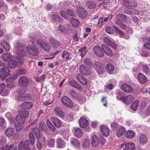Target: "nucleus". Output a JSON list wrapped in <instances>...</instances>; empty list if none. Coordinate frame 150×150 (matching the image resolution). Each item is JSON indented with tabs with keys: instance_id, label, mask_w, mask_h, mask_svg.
Listing matches in <instances>:
<instances>
[{
	"instance_id": "nucleus-29",
	"label": "nucleus",
	"mask_w": 150,
	"mask_h": 150,
	"mask_svg": "<svg viewBox=\"0 0 150 150\" xmlns=\"http://www.w3.org/2000/svg\"><path fill=\"white\" fill-rule=\"evenodd\" d=\"M49 42L52 46L55 48H57L61 46V43L53 38H50L49 39Z\"/></svg>"
},
{
	"instance_id": "nucleus-1",
	"label": "nucleus",
	"mask_w": 150,
	"mask_h": 150,
	"mask_svg": "<svg viewBox=\"0 0 150 150\" xmlns=\"http://www.w3.org/2000/svg\"><path fill=\"white\" fill-rule=\"evenodd\" d=\"M23 47L24 46L22 44L17 43L15 45L14 49L15 53L18 55L16 57L18 62L21 64L23 62L24 60L23 57L24 53Z\"/></svg>"
},
{
	"instance_id": "nucleus-52",
	"label": "nucleus",
	"mask_w": 150,
	"mask_h": 150,
	"mask_svg": "<svg viewBox=\"0 0 150 150\" xmlns=\"http://www.w3.org/2000/svg\"><path fill=\"white\" fill-rule=\"evenodd\" d=\"M142 67L143 69V71L145 73L147 74H150V70L148 65H143Z\"/></svg>"
},
{
	"instance_id": "nucleus-31",
	"label": "nucleus",
	"mask_w": 150,
	"mask_h": 150,
	"mask_svg": "<svg viewBox=\"0 0 150 150\" xmlns=\"http://www.w3.org/2000/svg\"><path fill=\"white\" fill-rule=\"evenodd\" d=\"M137 78L139 82L142 84L145 83L147 80L146 77L141 73L138 74Z\"/></svg>"
},
{
	"instance_id": "nucleus-24",
	"label": "nucleus",
	"mask_w": 150,
	"mask_h": 150,
	"mask_svg": "<svg viewBox=\"0 0 150 150\" xmlns=\"http://www.w3.org/2000/svg\"><path fill=\"white\" fill-rule=\"evenodd\" d=\"M18 83L21 86H27L28 83V80L25 76L21 77L19 79Z\"/></svg>"
},
{
	"instance_id": "nucleus-60",
	"label": "nucleus",
	"mask_w": 150,
	"mask_h": 150,
	"mask_svg": "<svg viewBox=\"0 0 150 150\" xmlns=\"http://www.w3.org/2000/svg\"><path fill=\"white\" fill-rule=\"evenodd\" d=\"M13 146V144H11L9 146L6 145L4 147H2V149L3 150H10Z\"/></svg>"
},
{
	"instance_id": "nucleus-55",
	"label": "nucleus",
	"mask_w": 150,
	"mask_h": 150,
	"mask_svg": "<svg viewBox=\"0 0 150 150\" xmlns=\"http://www.w3.org/2000/svg\"><path fill=\"white\" fill-rule=\"evenodd\" d=\"M29 137L31 144L33 145L35 144V139L33 134L32 132H30L29 134Z\"/></svg>"
},
{
	"instance_id": "nucleus-6",
	"label": "nucleus",
	"mask_w": 150,
	"mask_h": 150,
	"mask_svg": "<svg viewBox=\"0 0 150 150\" xmlns=\"http://www.w3.org/2000/svg\"><path fill=\"white\" fill-rule=\"evenodd\" d=\"M37 42L38 45H40L43 50L46 52L50 51V45L48 44L45 42L41 39L37 40Z\"/></svg>"
},
{
	"instance_id": "nucleus-61",
	"label": "nucleus",
	"mask_w": 150,
	"mask_h": 150,
	"mask_svg": "<svg viewBox=\"0 0 150 150\" xmlns=\"http://www.w3.org/2000/svg\"><path fill=\"white\" fill-rule=\"evenodd\" d=\"M67 12L68 15L71 16H74L75 15V13L72 10L68 9L67 10Z\"/></svg>"
},
{
	"instance_id": "nucleus-58",
	"label": "nucleus",
	"mask_w": 150,
	"mask_h": 150,
	"mask_svg": "<svg viewBox=\"0 0 150 150\" xmlns=\"http://www.w3.org/2000/svg\"><path fill=\"white\" fill-rule=\"evenodd\" d=\"M21 116H22L23 117H25V119L26 118L28 117H29V112L28 111H24L22 112L21 115H20Z\"/></svg>"
},
{
	"instance_id": "nucleus-46",
	"label": "nucleus",
	"mask_w": 150,
	"mask_h": 150,
	"mask_svg": "<svg viewBox=\"0 0 150 150\" xmlns=\"http://www.w3.org/2000/svg\"><path fill=\"white\" fill-rule=\"evenodd\" d=\"M55 141L54 139L49 138L47 140V144L48 146L50 147H53L55 145Z\"/></svg>"
},
{
	"instance_id": "nucleus-53",
	"label": "nucleus",
	"mask_w": 150,
	"mask_h": 150,
	"mask_svg": "<svg viewBox=\"0 0 150 150\" xmlns=\"http://www.w3.org/2000/svg\"><path fill=\"white\" fill-rule=\"evenodd\" d=\"M115 32H116V33H117V34L119 35H120L121 37L124 38H125V39H127L128 38H125L124 36L122 37V36L124 35V33L121 30H120L118 28H117L116 26H115Z\"/></svg>"
},
{
	"instance_id": "nucleus-44",
	"label": "nucleus",
	"mask_w": 150,
	"mask_h": 150,
	"mask_svg": "<svg viewBox=\"0 0 150 150\" xmlns=\"http://www.w3.org/2000/svg\"><path fill=\"white\" fill-rule=\"evenodd\" d=\"M135 134V133L132 131H128L125 134V136L128 138H132L134 137Z\"/></svg>"
},
{
	"instance_id": "nucleus-11",
	"label": "nucleus",
	"mask_w": 150,
	"mask_h": 150,
	"mask_svg": "<svg viewBox=\"0 0 150 150\" xmlns=\"http://www.w3.org/2000/svg\"><path fill=\"white\" fill-rule=\"evenodd\" d=\"M10 92L9 89L5 87L4 83H2L0 84V94L3 96H7Z\"/></svg>"
},
{
	"instance_id": "nucleus-23",
	"label": "nucleus",
	"mask_w": 150,
	"mask_h": 150,
	"mask_svg": "<svg viewBox=\"0 0 150 150\" xmlns=\"http://www.w3.org/2000/svg\"><path fill=\"white\" fill-rule=\"evenodd\" d=\"M56 142V146L58 148H64L66 146L65 141L60 138H58L57 139Z\"/></svg>"
},
{
	"instance_id": "nucleus-19",
	"label": "nucleus",
	"mask_w": 150,
	"mask_h": 150,
	"mask_svg": "<svg viewBox=\"0 0 150 150\" xmlns=\"http://www.w3.org/2000/svg\"><path fill=\"white\" fill-rule=\"evenodd\" d=\"M76 77L79 81L81 84L84 85H86L87 84V80L84 77L80 75L79 74H76Z\"/></svg>"
},
{
	"instance_id": "nucleus-14",
	"label": "nucleus",
	"mask_w": 150,
	"mask_h": 150,
	"mask_svg": "<svg viewBox=\"0 0 150 150\" xmlns=\"http://www.w3.org/2000/svg\"><path fill=\"white\" fill-rule=\"evenodd\" d=\"M120 100L123 101L126 104H128L131 103L134 100V97L131 95H128L127 96H123L120 98Z\"/></svg>"
},
{
	"instance_id": "nucleus-48",
	"label": "nucleus",
	"mask_w": 150,
	"mask_h": 150,
	"mask_svg": "<svg viewBox=\"0 0 150 150\" xmlns=\"http://www.w3.org/2000/svg\"><path fill=\"white\" fill-rule=\"evenodd\" d=\"M62 57L64 59H69L70 58V53L69 52L64 51L62 54Z\"/></svg>"
},
{
	"instance_id": "nucleus-35",
	"label": "nucleus",
	"mask_w": 150,
	"mask_h": 150,
	"mask_svg": "<svg viewBox=\"0 0 150 150\" xmlns=\"http://www.w3.org/2000/svg\"><path fill=\"white\" fill-rule=\"evenodd\" d=\"M70 95L73 98L78 100L81 98V96L78 93H76L74 90H71L70 93Z\"/></svg>"
},
{
	"instance_id": "nucleus-27",
	"label": "nucleus",
	"mask_w": 150,
	"mask_h": 150,
	"mask_svg": "<svg viewBox=\"0 0 150 150\" xmlns=\"http://www.w3.org/2000/svg\"><path fill=\"white\" fill-rule=\"evenodd\" d=\"M51 120L56 127L58 128L61 127L62 123L61 121L58 118L55 117H52Z\"/></svg>"
},
{
	"instance_id": "nucleus-39",
	"label": "nucleus",
	"mask_w": 150,
	"mask_h": 150,
	"mask_svg": "<svg viewBox=\"0 0 150 150\" xmlns=\"http://www.w3.org/2000/svg\"><path fill=\"white\" fill-rule=\"evenodd\" d=\"M1 58L4 60L8 61L11 59L12 56L9 53H6L2 54Z\"/></svg>"
},
{
	"instance_id": "nucleus-30",
	"label": "nucleus",
	"mask_w": 150,
	"mask_h": 150,
	"mask_svg": "<svg viewBox=\"0 0 150 150\" xmlns=\"http://www.w3.org/2000/svg\"><path fill=\"white\" fill-rule=\"evenodd\" d=\"M92 141L91 144L92 146L96 147L98 145L99 143V140L97 137L96 135H93L92 137Z\"/></svg>"
},
{
	"instance_id": "nucleus-16",
	"label": "nucleus",
	"mask_w": 150,
	"mask_h": 150,
	"mask_svg": "<svg viewBox=\"0 0 150 150\" xmlns=\"http://www.w3.org/2000/svg\"><path fill=\"white\" fill-rule=\"evenodd\" d=\"M78 10L77 14L81 18H84L87 16V11L83 8L79 7Z\"/></svg>"
},
{
	"instance_id": "nucleus-10",
	"label": "nucleus",
	"mask_w": 150,
	"mask_h": 150,
	"mask_svg": "<svg viewBox=\"0 0 150 150\" xmlns=\"http://www.w3.org/2000/svg\"><path fill=\"white\" fill-rule=\"evenodd\" d=\"M80 72L84 75H88L91 74L90 69L84 64L81 65L79 67Z\"/></svg>"
},
{
	"instance_id": "nucleus-21",
	"label": "nucleus",
	"mask_w": 150,
	"mask_h": 150,
	"mask_svg": "<svg viewBox=\"0 0 150 150\" xmlns=\"http://www.w3.org/2000/svg\"><path fill=\"white\" fill-rule=\"evenodd\" d=\"M120 88L123 91L127 93H131L133 91L132 88L130 86L125 84H123Z\"/></svg>"
},
{
	"instance_id": "nucleus-57",
	"label": "nucleus",
	"mask_w": 150,
	"mask_h": 150,
	"mask_svg": "<svg viewBox=\"0 0 150 150\" xmlns=\"http://www.w3.org/2000/svg\"><path fill=\"white\" fill-rule=\"evenodd\" d=\"M29 39H30L32 43H34L36 40L35 36L33 33L30 34L29 36Z\"/></svg>"
},
{
	"instance_id": "nucleus-2",
	"label": "nucleus",
	"mask_w": 150,
	"mask_h": 150,
	"mask_svg": "<svg viewBox=\"0 0 150 150\" xmlns=\"http://www.w3.org/2000/svg\"><path fill=\"white\" fill-rule=\"evenodd\" d=\"M27 86H21L17 89V93L18 94L16 98L17 101H24L27 99L30 98V95L28 94H25L24 93L27 91Z\"/></svg>"
},
{
	"instance_id": "nucleus-32",
	"label": "nucleus",
	"mask_w": 150,
	"mask_h": 150,
	"mask_svg": "<svg viewBox=\"0 0 150 150\" xmlns=\"http://www.w3.org/2000/svg\"><path fill=\"white\" fill-rule=\"evenodd\" d=\"M0 45L4 49L6 52H8L9 51L11 47L8 43L6 41H1Z\"/></svg>"
},
{
	"instance_id": "nucleus-20",
	"label": "nucleus",
	"mask_w": 150,
	"mask_h": 150,
	"mask_svg": "<svg viewBox=\"0 0 150 150\" xmlns=\"http://www.w3.org/2000/svg\"><path fill=\"white\" fill-rule=\"evenodd\" d=\"M101 47L104 52L107 55L109 56H111L113 55V53L110 48L104 45H102Z\"/></svg>"
},
{
	"instance_id": "nucleus-13",
	"label": "nucleus",
	"mask_w": 150,
	"mask_h": 150,
	"mask_svg": "<svg viewBox=\"0 0 150 150\" xmlns=\"http://www.w3.org/2000/svg\"><path fill=\"white\" fill-rule=\"evenodd\" d=\"M102 50L101 47L98 45L95 46L93 48L94 52L99 57H102L104 56V54Z\"/></svg>"
},
{
	"instance_id": "nucleus-7",
	"label": "nucleus",
	"mask_w": 150,
	"mask_h": 150,
	"mask_svg": "<svg viewBox=\"0 0 150 150\" xmlns=\"http://www.w3.org/2000/svg\"><path fill=\"white\" fill-rule=\"evenodd\" d=\"M62 104L65 106L69 108H71L73 105L72 100L68 97L64 96L61 99Z\"/></svg>"
},
{
	"instance_id": "nucleus-28",
	"label": "nucleus",
	"mask_w": 150,
	"mask_h": 150,
	"mask_svg": "<svg viewBox=\"0 0 150 150\" xmlns=\"http://www.w3.org/2000/svg\"><path fill=\"white\" fill-rule=\"evenodd\" d=\"M148 139L146 136L141 134L139 137V142L141 145H144L147 143Z\"/></svg>"
},
{
	"instance_id": "nucleus-42",
	"label": "nucleus",
	"mask_w": 150,
	"mask_h": 150,
	"mask_svg": "<svg viewBox=\"0 0 150 150\" xmlns=\"http://www.w3.org/2000/svg\"><path fill=\"white\" fill-rule=\"evenodd\" d=\"M139 100H137L134 101L131 105V108L133 111L136 110L139 104Z\"/></svg>"
},
{
	"instance_id": "nucleus-22",
	"label": "nucleus",
	"mask_w": 150,
	"mask_h": 150,
	"mask_svg": "<svg viewBox=\"0 0 150 150\" xmlns=\"http://www.w3.org/2000/svg\"><path fill=\"white\" fill-rule=\"evenodd\" d=\"M69 84L71 86L81 91L83 89L82 86L74 80H71L69 81Z\"/></svg>"
},
{
	"instance_id": "nucleus-5",
	"label": "nucleus",
	"mask_w": 150,
	"mask_h": 150,
	"mask_svg": "<svg viewBox=\"0 0 150 150\" xmlns=\"http://www.w3.org/2000/svg\"><path fill=\"white\" fill-rule=\"evenodd\" d=\"M94 67L98 74L102 75L105 72L104 66L99 62H95L94 64Z\"/></svg>"
},
{
	"instance_id": "nucleus-25",
	"label": "nucleus",
	"mask_w": 150,
	"mask_h": 150,
	"mask_svg": "<svg viewBox=\"0 0 150 150\" xmlns=\"http://www.w3.org/2000/svg\"><path fill=\"white\" fill-rule=\"evenodd\" d=\"M74 130V134L75 137L78 138H81L83 136V133L82 130L79 128H73Z\"/></svg>"
},
{
	"instance_id": "nucleus-17",
	"label": "nucleus",
	"mask_w": 150,
	"mask_h": 150,
	"mask_svg": "<svg viewBox=\"0 0 150 150\" xmlns=\"http://www.w3.org/2000/svg\"><path fill=\"white\" fill-rule=\"evenodd\" d=\"M100 130L102 134L105 137H107L109 135L108 128L106 126L101 125L100 127Z\"/></svg>"
},
{
	"instance_id": "nucleus-15",
	"label": "nucleus",
	"mask_w": 150,
	"mask_h": 150,
	"mask_svg": "<svg viewBox=\"0 0 150 150\" xmlns=\"http://www.w3.org/2000/svg\"><path fill=\"white\" fill-rule=\"evenodd\" d=\"M54 111L55 113L59 117L61 118H63L64 117V113L60 107H55Z\"/></svg>"
},
{
	"instance_id": "nucleus-40",
	"label": "nucleus",
	"mask_w": 150,
	"mask_h": 150,
	"mask_svg": "<svg viewBox=\"0 0 150 150\" xmlns=\"http://www.w3.org/2000/svg\"><path fill=\"white\" fill-rule=\"evenodd\" d=\"M125 128L120 126L119 130L117 132V135L118 137H120L123 135L125 132Z\"/></svg>"
},
{
	"instance_id": "nucleus-51",
	"label": "nucleus",
	"mask_w": 150,
	"mask_h": 150,
	"mask_svg": "<svg viewBox=\"0 0 150 150\" xmlns=\"http://www.w3.org/2000/svg\"><path fill=\"white\" fill-rule=\"evenodd\" d=\"M6 142V138L5 137L0 136V146L3 145Z\"/></svg>"
},
{
	"instance_id": "nucleus-9",
	"label": "nucleus",
	"mask_w": 150,
	"mask_h": 150,
	"mask_svg": "<svg viewBox=\"0 0 150 150\" xmlns=\"http://www.w3.org/2000/svg\"><path fill=\"white\" fill-rule=\"evenodd\" d=\"M10 72V70L8 67H4L0 70V78L2 80H5L6 76L8 75V73Z\"/></svg>"
},
{
	"instance_id": "nucleus-47",
	"label": "nucleus",
	"mask_w": 150,
	"mask_h": 150,
	"mask_svg": "<svg viewBox=\"0 0 150 150\" xmlns=\"http://www.w3.org/2000/svg\"><path fill=\"white\" fill-rule=\"evenodd\" d=\"M70 22L72 24L73 26H77L79 24V21L77 19L72 18L70 19Z\"/></svg>"
},
{
	"instance_id": "nucleus-50",
	"label": "nucleus",
	"mask_w": 150,
	"mask_h": 150,
	"mask_svg": "<svg viewBox=\"0 0 150 150\" xmlns=\"http://www.w3.org/2000/svg\"><path fill=\"white\" fill-rule=\"evenodd\" d=\"M115 23L123 29H125L126 28V25L122 23L121 21H115Z\"/></svg>"
},
{
	"instance_id": "nucleus-3",
	"label": "nucleus",
	"mask_w": 150,
	"mask_h": 150,
	"mask_svg": "<svg viewBox=\"0 0 150 150\" xmlns=\"http://www.w3.org/2000/svg\"><path fill=\"white\" fill-rule=\"evenodd\" d=\"M26 49L30 57L36 58L38 57L39 52L38 49L35 46H27L26 47Z\"/></svg>"
},
{
	"instance_id": "nucleus-49",
	"label": "nucleus",
	"mask_w": 150,
	"mask_h": 150,
	"mask_svg": "<svg viewBox=\"0 0 150 150\" xmlns=\"http://www.w3.org/2000/svg\"><path fill=\"white\" fill-rule=\"evenodd\" d=\"M125 147L129 149H134L135 147L134 144L132 143H125Z\"/></svg>"
},
{
	"instance_id": "nucleus-45",
	"label": "nucleus",
	"mask_w": 150,
	"mask_h": 150,
	"mask_svg": "<svg viewBox=\"0 0 150 150\" xmlns=\"http://www.w3.org/2000/svg\"><path fill=\"white\" fill-rule=\"evenodd\" d=\"M17 65V62L16 61L12 60L10 61L8 64V67L11 69H14L16 66Z\"/></svg>"
},
{
	"instance_id": "nucleus-64",
	"label": "nucleus",
	"mask_w": 150,
	"mask_h": 150,
	"mask_svg": "<svg viewBox=\"0 0 150 150\" xmlns=\"http://www.w3.org/2000/svg\"><path fill=\"white\" fill-rule=\"evenodd\" d=\"M74 117V115L72 114H67L66 117L67 118L66 121L69 122L71 121Z\"/></svg>"
},
{
	"instance_id": "nucleus-4",
	"label": "nucleus",
	"mask_w": 150,
	"mask_h": 150,
	"mask_svg": "<svg viewBox=\"0 0 150 150\" xmlns=\"http://www.w3.org/2000/svg\"><path fill=\"white\" fill-rule=\"evenodd\" d=\"M16 122L15 123V127L17 132L21 131L23 128V124L24 123L26 120L25 117H23L19 115L17 116L16 118Z\"/></svg>"
},
{
	"instance_id": "nucleus-63",
	"label": "nucleus",
	"mask_w": 150,
	"mask_h": 150,
	"mask_svg": "<svg viewBox=\"0 0 150 150\" xmlns=\"http://www.w3.org/2000/svg\"><path fill=\"white\" fill-rule=\"evenodd\" d=\"M58 29L59 30L62 32L64 33H66V30L64 27L61 25H59L58 27Z\"/></svg>"
},
{
	"instance_id": "nucleus-56",
	"label": "nucleus",
	"mask_w": 150,
	"mask_h": 150,
	"mask_svg": "<svg viewBox=\"0 0 150 150\" xmlns=\"http://www.w3.org/2000/svg\"><path fill=\"white\" fill-rule=\"evenodd\" d=\"M90 144V142L88 139H85L83 141L82 145L83 147L85 149L87 148Z\"/></svg>"
},
{
	"instance_id": "nucleus-38",
	"label": "nucleus",
	"mask_w": 150,
	"mask_h": 150,
	"mask_svg": "<svg viewBox=\"0 0 150 150\" xmlns=\"http://www.w3.org/2000/svg\"><path fill=\"white\" fill-rule=\"evenodd\" d=\"M114 66L110 64H108L106 66L107 71L109 74H112L114 69Z\"/></svg>"
},
{
	"instance_id": "nucleus-41",
	"label": "nucleus",
	"mask_w": 150,
	"mask_h": 150,
	"mask_svg": "<svg viewBox=\"0 0 150 150\" xmlns=\"http://www.w3.org/2000/svg\"><path fill=\"white\" fill-rule=\"evenodd\" d=\"M115 28V26H114L112 27L108 26L105 28V30L107 33L111 34L113 33Z\"/></svg>"
},
{
	"instance_id": "nucleus-36",
	"label": "nucleus",
	"mask_w": 150,
	"mask_h": 150,
	"mask_svg": "<svg viewBox=\"0 0 150 150\" xmlns=\"http://www.w3.org/2000/svg\"><path fill=\"white\" fill-rule=\"evenodd\" d=\"M80 143V142L78 140L75 138H72L71 141V143L72 144V145L77 148H79Z\"/></svg>"
},
{
	"instance_id": "nucleus-62",
	"label": "nucleus",
	"mask_w": 150,
	"mask_h": 150,
	"mask_svg": "<svg viewBox=\"0 0 150 150\" xmlns=\"http://www.w3.org/2000/svg\"><path fill=\"white\" fill-rule=\"evenodd\" d=\"M53 19L56 21H57L60 22L61 21V20L60 19V18L57 15L54 14L53 16Z\"/></svg>"
},
{
	"instance_id": "nucleus-34",
	"label": "nucleus",
	"mask_w": 150,
	"mask_h": 150,
	"mask_svg": "<svg viewBox=\"0 0 150 150\" xmlns=\"http://www.w3.org/2000/svg\"><path fill=\"white\" fill-rule=\"evenodd\" d=\"M116 19L115 21H120L125 22L127 20V17L125 15L122 14H119L116 15Z\"/></svg>"
},
{
	"instance_id": "nucleus-59",
	"label": "nucleus",
	"mask_w": 150,
	"mask_h": 150,
	"mask_svg": "<svg viewBox=\"0 0 150 150\" xmlns=\"http://www.w3.org/2000/svg\"><path fill=\"white\" fill-rule=\"evenodd\" d=\"M84 62L88 66H90L91 65L92 63L91 59L88 58L85 59L84 60Z\"/></svg>"
},
{
	"instance_id": "nucleus-54",
	"label": "nucleus",
	"mask_w": 150,
	"mask_h": 150,
	"mask_svg": "<svg viewBox=\"0 0 150 150\" xmlns=\"http://www.w3.org/2000/svg\"><path fill=\"white\" fill-rule=\"evenodd\" d=\"M33 131L36 137L38 139L39 138L40 135V131L39 129L38 128H34L33 129Z\"/></svg>"
},
{
	"instance_id": "nucleus-8",
	"label": "nucleus",
	"mask_w": 150,
	"mask_h": 150,
	"mask_svg": "<svg viewBox=\"0 0 150 150\" xmlns=\"http://www.w3.org/2000/svg\"><path fill=\"white\" fill-rule=\"evenodd\" d=\"M124 6L127 8H131L137 6V4L134 0H123Z\"/></svg>"
},
{
	"instance_id": "nucleus-33",
	"label": "nucleus",
	"mask_w": 150,
	"mask_h": 150,
	"mask_svg": "<svg viewBox=\"0 0 150 150\" xmlns=\"http://www.w3.org/2000/svg\"><path fill=\"white\" fill-rule=\"evenodd\" d=\"M6 81L7 82L6 86L7 87L11 88L15 86V83L13 80L11 79V78H8L6 79Z\"/></svg>"
},
{
	"instance_id": "nucleus-12",
	"label": "nucleus",
	"mask_w": 150,
	"mask_h": 150,
	"mask_svg": "<svg viewBox=\"0 0 150 150\" xmlns=\"http://www.w3.org/2000/svg\"><path fill=\"white\" fill-rule=\"evenodd\" d=\"M29 145V142L28 140H26L25 142H24L23 141H21V142L18 146V150L30 149Z\"/></svg>"
},
{
	"instance_id": "nucleus-26",
	"label": "nucleus",
	"mask_w": 150,
	"mask_h": 150,
	"mask_svg": "<svg viewBox=\"0 0 150 150\" xmlns=\"http://www.w3.org/2000/svg\"><path fill=\"white\" fill-rule=\"evenodd\" d=\"M79 123L80 126L83 128L87 126L88 124L87 120L85 117H81L79 120Z\"/></svg>"
},
{
	"instance_id": "nucleus-43",
	"label": "nucleus",
	"mask_w": 150,
	"mask_h": 150,
	"mask_svg": "<svg viewBox=\"0 0 150 150\" xmlns=\"http://www.w3.org/2000/svg\"><path fill=\"white\" fill-rule=\"evenodd\" d=\"M85 5L89 8L93 9L96 6V4L92 1H87Z\"/></svg>"
},
{
	"instance_id": "nucleus-18",
	"label": "nucleus",
	"mask_w": 150,
	"mask_h": 150,
	"mask_svg": "<svg viewBox=\"0 0 150 150\" xmlns=\"http://www.w3.org/2000/svg\"><path fill=\"white\" fill-rule=\"evenodd\" d=\"M33 106V103L30 102H24L20 105L21 108L23 109H29Z\"/></svg>"
},
{
	"instance_id": "nucleus-37",
	"label": "nucleus",
	"mask_w": 150,
	"mask_h": 150,
	"mask_svg": "<svg viewBox=\"0 0 150 150\" xmlns=\"http://www.w3.org/2000/svg\"><path fill=\"white\" fill-rule=\"evenodd\" d=\"M14 129L12 128H8L5 131V133L8 137L12 136L14 134Z\"/></svg>"
}]
</instances>
